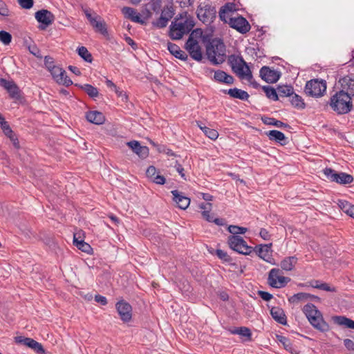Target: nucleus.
I'll return each mask as SVG.
<instances>
[{"label": "nucleus", "instance_id": "obj_27", "mask_svg": "<svg viewBox=\"0 0 354 354\" xmlns=\"http://www.w3.org/2000/svg\"><path fill=\"white\" fill-rule=\"evenodd\" d=\"M234 10V5L231 3H226L220 10L219 17L222 21L227 22V19L232 17V12Z\"/></svg>", "mask_w": 354, "mask_h": 354}, {"label": "nucleus", "instance_id": "obj_34", "mask_svg": "<svg viewBox=\"0 0 354 354\" xmlns=\"http://www.w3.org/2000/svg\"><path fill=\"white\" fill-rule=\"evenodd\" d=\"M212 205L211 203H201L199 205L200 209H203L202 216L207 221L212 222L213 215L210 214Z\"/></svg>", "mask_w": 354, "mask_h": 354}, {"label": "nucleus", "instance_id": "obj_30", "mask_svg": "<svg viewBox=\"0 0 354 354\" xmlns=\"http://www.w3.org/2000/svg\"><path fill=\"white\" fill-rule=\"evenodd\" d=\"M297 262V258L295 257H289L281 261L280 266L283 270L290 271L293 270Z\"/></svg>", "mask_w": 354, "mask_h": 354}, {"label": "nucleus", "instance_id": "obj_20", "mask_svg": "<svg viewBox=\"0 0 354 354\" xmlns=\"http://www.w3.org/2000/svg\"><path fill=\"white\" fill-rule=\"evenodd\" d=\"M122 13L127 19H131L132 21L143 24L144 21L142 19L140 13L131 7H124L122 8Z\"/></svg>", "mask_w": 354, "mask_h": 354}, {"label": "nucleus", "instance_id": "obj_19", "mask_svg": "<svg viewBox=\"0 0 354 354\" xmlns=\"http://www.w3.org/2000/svg\"><path fill=\"white\" fill-rule=\"evenodd\" d=\"M127 145L136 153L139 157L145 158L149 155V149L145 146H141L140 142L136 140L128 142Z\"/></svg>", "mask_w": 354, "mask_h": 354}, {"label": "nucleus", "instance_id": "obj_47", "mask_svg": "<svg viewBox=\"0 0 354 354\" xmlns=\"http://www.w3.org/2000/svg\"><path fill=\"white\" fill-rule=\"evenodd\" d=\"M263 122L266 124H272L279 128L288 127V124L270 118H268L266 120H263Z\"/></svg>", "mask_w": 354, "mask_h": 354}, {"label": "nucleus", "instance_id": "obj_64", "mask_svg": "<svg viewBox=\"0 0 354 354\" xmlns=\"http://www.w3.org/2000/svg\"><path fill=\"white\" fill-rule=\"evenodd\" d=\"M9 138L12 142L13 145L15 146V148L19 147V141H18L17 137L15 136V133L12 136H11L10 137H9Z\"/></svg>", "mask_w": 354, "mask_h": 354}, {"label": "nucleus", "instance_id": "obj_60", "mask_svg": "<svg viewBox=\"0 0 354 354\" xmlns=\"http://www.w3.org/2000/svg\"><path fill=\"white\" fill-rule=\"evenodd\" d=\"M95 301L100 304L105 306L107 304V299L105 297L97 295L95 297Z\"/></svg>", "mask_w": 354, "mask_h": 354}, {"label": "nucleus", "instance_id": "obj_33", "mask_svg": "<svg viewBox=\"0 0 354 354\" xmlns=\"http://www.w3.org/2000/svg\"><path fill=\"white\" fill-rule=\"evenodd\" d=\"M25 341V345L28 346L29 348H31L37 353H44L45 351L40 343L37 342V341L31 338H26Z\"/></svg>", "mask_w": 354, "mask_h": 354}, {"label": "nucleus", "instance_id": "obj_17", "mask_svg": "<svg viewBox=\"0 0 354 354\" xmlns=\"http://www.w3.org/2000/svg\"><path fill=\"white\" fill-rule=\"evenodd\" d=\"M35 19L46 26L50 25L54 21V15L47 10H41L35 12Z\"/></svg>", "mask_w": 354, "mask_h": 354}, {"label": "nucleus", "instance_id": "obj_25", "mask_svg": "<svg viewBox=\"0 0 354 354\" xmlns=\"http://www.w3.org/2000/svg\"><path fill=\"white\" fill-rule=\"evenodd\" d=\"M266 135L270 140L275 141L281 145H285L287 142V138L279 131L271 130L267 132Z\"/></svg>", "mask_w": 354, "mask_h": 354}, {"label": "nucleus", "instance_id": "obj_36", "mask_svg": "<svg viewBox=\"0 0 354 354\" xmlns=\"http://www.w3.org/2000/svg\"><path fill=\"white\" fill-rule=\"evenodd\" d=\"M290 97V103L295 108L298 109H303L305 108V103L301 96L293 93Z\"/></svg>", "mask_w": 354, "mask_h": 354}, {"label": "nucleus", "instance_id": "obj_56", "mask_svg": "<svg viewBox=\"0 0 354 354\" xmlns=\"http://www.w3.org/2000/svg\"><path fill=\"white\" fill-rule=\"evenodd\" d=\"M259 235L263 240L266 241H268L271 238V235L270 234L269 232L264 228L261 229L259 232Z\"/></svg>", "mask_w": 354, "mask_h": 354}, {"label": "nucleus", "instance_id": "obj_52", "mask_svg": "<svg viewBox=\"0 0 354 354\" xmlns=\"http://www.w3.org/2000/svg\"><path fill=\"white\" fill-rule=\"evenodd\" d=\"M22 8L30 9L33 6V0H17Z\"/></svg>", "mask_w": 354, "mask_h": 354}, {"label": "nucleus", "instance_id": "obj_44", "mask_svg": "<svg viewBox=\"0 0 354 354\" xmlns=\"http://www.w3.org/2000/svg\"><path fill=\"white\" fill-rule=\"evenodd\" d=\"M174 15L172 6H167L162 10L160 16L165 17L167 20H170Z\"/></svg>", "mask_w": 354, "mask_h": 354}, {"label": "nucleus", "instance_id": "obj_3", "mask_svg": "<svg viewBox=\"0 0 354 354\" xmlns=\"http://www.w3.org/2000/svg\"><path fill=\"white\" fill-rule=\"evenodd\" d=\"M303 312L310 324L321 332L329 330V325L324 320L322 313L313 304H307L303 308Z\"/></svg>", "mask_w": 354, "mask_h": 354}, {"label": "nucleus", "instance_id": "obj_54", "mask_svg": "<svg viewBox=\"0 0 354 354\" xmlns=\"http://www.w3.org/2000/svg\"><path fill=\"white\" fill-rule=\"evenodd\" d=\"M147 176L152 180L157 174H156V169L153 166H150L147 168L146 171Z\"/></svg>", "mask_w": 354, "mask_h": 354}, {"label": "nucleus", "instance_id": "obj_50", "mask_svg": "<svg viewBox=\"0 0 354 354\" xmlns=\"http://www.w3.org/2000/svg\"><path fill=\"white\" fill-rule=\"evenodd\" d=\"M234 333L239 334L242 337H245L247 338H250L251 332L249 328L246 327H240L236 328L234 332Z\"/></svg>", "mask_w": 354, "mask_h": 354}, {"label": "nucleus", "instance_id": "obj_32", "mask_svg": "<svg viewBox=\"0 0 354 354\" xmlns=\"http://www.w3.org/2000/svg\"><path fill=\"white\" fill-rule=\"evenodd\" d=\"M73 243L79 250L86 253L89 254L92 250V248L88 243L84 242L83 240H78L77 238V234H74Z\"/></svg>", "mask_w": 354, "mask_h": 354}, {"label": "nucleus", "instance_id": "obj_8", "mask_svg": "<svg viewBox=\"0 0 354 354\" xmlns=\"http://www.w3.org/2000/svg\"><path fill=\"white\" fill-rule=\"evenodd\" d=\"M84 12L95 31L100 32L104 36L108 35L106 23L102 19L100 16L88 9H84Z\"/></svg>", "mask_w": 354, "mask_h": 354}, {"label": "nucleus", "instance_id": "obj_49", "mask_svg": "<svg viewBox=\"0 0 354 354\" xmlns=\"http://www.w3.org/2000/svg\"><path fill=\"white\" fill-rule=\"evenodd\" d=\"M216 254L220 259H221L224 262L230 263L232 261V258L228 255V254L226 252L222 250H216Z\"/></svg>", "mask_w": 354, "mask_h": 354}, {"label": "nucleus", "instance_id": "obj_55", "mask_svg": "<svg viewBox=\"0 0 354 354\" xmlns=\"http://www.w3.org/2000/svg\"><path fill=\"white\" fill-rule=\"evenodd\" d=\"M114 91L119 97H121V99L123 102H126L127 100V99H128L127 95L124 91H122V90L120 89L118 87H117Z\"/></svg>", "mask_w": 354, "mask_h": 354}, {"label": "nucleus", "instance_id": "obj_4", "mask_svg": "<svg viewBox=\"0 0 354 354\" xmlns=\"http://www.w3.org/2000/svg\"><path fill=\"white\" fill-rule=\"evenodd\" d=\"M206 55L214 64H221L225 59V47L218 39H213L206 46Z\"/></svg>", "mask_w": 354, "mask_h": 354}, {"label": "nucleus", "instance_id": "obj_24", "mask_svg": "<svg viewBox=\"0 0 354 354\" xmlns=\"http://www.w3.org/2000/svg\"><path fill=\"white\" fill-rule=\"evenodd\" d=\"M271 245H272L271 243L269 245H261L258 248L257 252H258L259 257L261 259H263L264 261H266L270 263L274 264V262H272L273 259L271 257V251H270Z\"/></svg>", "mask_w": 354, "mask_h": 354}, {"label": "nucleus", "instance_id": "obj_2", "mask_svg": "<svg viewBox=\"0 0 354 354\" xmlns=\"http://www.w3.org/2000/svg\"><path fill=\"white\" fill-rule=\"evenodd\" d=\"M329 105L337 114H346L353 108L351 97L344 91H339L332 95Z\"/></svg>", "mask_w": 354, "mask_h": 354}, {"label": "nucleus", "instance_id": "obj_38", "mask_svg": "<svg viewBox=\"0 0 354 354\" xmlns=\"http://www.w3.org/2000/svg\"><path fill=\"white\" fill-rule=\"evenodd\" d=\"M310 297V295L305 292L295 294L288 299V301L292 304H297L300 301H306Z\"/></svg>", "mask_w": 354, "mask_h": 354}, {"label": "nucleus", "instance_id": "obj_62", "mask_svg": "<svg viewBox=\"0 0 354 354\" xmlns=\"http://www.w3.org/2000/svg\"><path fill=\"white\" fill-rule=\"evenodd\" d=\"M259 295L262 299L267 301H270L272 297V295L271 294L264 291H259Z\"/></svg>", "mask_w": 354, "mask_h": 354}, {"label": "nucleus", "instance_id": "obj_23", "mask_svg": "<svg viewBox=\"0 0 354 354\" xmlns=\"http://www.w3.org/2000/svg\"><path fill=\"white\" fill-rule=\"evenodd\" d=\"M272 317L278 323L286 325L287 324L286 316L282 308L279 307H272L270 310Z\"/></svg>", "mask_w": 354, "mask_h": 354}, {"label": "nucleus", "instance_id": "obj_11", "mask_svg": "<svg viewBox=\"0 0 354 354\" xmlns=\"http://www.w3.org/2000/svg\"><path fill=\"white\" fill-rule=\"evenodd\" d=\"M216 10L209 5L200 6L197 9V17L203 23L209 24L216 17Z\"/></svg>", "mask_w": 354, "mask_h": 354}, {"label": "nucleus", "instance_id": "obj_29", "mask_svg": "<svg viewBox=\"0 0 354 354\" xmlns=\"http://www.w3.org/2000/svg\"><path fill=\"white\" fill-rule=\"evenodd\" d=\"M334 322L347 328L354 329V321L344 316H335L333 317Z\"/></svg>", "mask_w": 354, "mask_h": 354}, {"label": "nucleus", "instance_id": "obj_26", "mask_svg": "<svg viewBox=\"0 0 354 354\" xmlns=\"http://www.w3.org/2000/svg\"><path fill=\"white\" fill-rule=\"evenodd\" d=\"M214 79L216 82L227 84H232L234 82V77L232 75H230L225 71L221 70L214 71Z\"/></svg>", "mask_w": 354, "mask_h": 354}, {"label": "nucleus", "instance_id": "obj_45", "mask_svg": "<svg viewBox=\"0 0 354 354\" xmlns=\"http://www.w3.org/2000/svg\"><path fill=\"white\" fill-rule=\"evenodd\" d=\"M202 131L211 140H216L218 137V133L215 129L204 127Z\"/></svg>", "mask_w": 354, "mask_h": 354}, {"label": "nucleus", "instance_id": "obj_51", "mask_svg": "<svg viewBox=\"0 0 354 354\" xmlns=\"http://www.w3.org/2000/svg\"><path fill=\"white\" fill-rule=\"evenodd\" d=\"M0 15L8 17L10 15V11L4 1L0 0Z\"/></svg>", "mask_w": 354, "mask_h": 354}, {"label": "nucleus", "instance_id": "obj_6", "mask_svg": "<svg viewBox=\"0 0 354 354\" xmlns=\"http://www.w3.org/2000/svg\"><path fill=\"white\" fill-rule=\"evenodd\" d=\"M229 247L244 255H248L252 252V248L249 246L240 236H230L227 239Z\"/></svg>", "mask_w": 354, "mask_h": 354}, {"label": "nucleus", "instance_id": "obj_14", "mask_svg": "<svg viewBox=\"0 0 354 354\" xmlns=\"http://www.w3.org/2000/svg\"><path fill=\"white\" fill-rule=\"evenodd\" d=\"M117 311L123 322H127L131 320L132 308L131 305L124 300L119 301L115 305Z\"/></svg>", "mask_w": 354, "mask_h": 354}, {"label": "nucleus", "instance_id": "obj_21", "mask_svg": "<svg viewBox=\"0 0 354 354\" xmlns=\"http://www.w3.org/2000/svg\"><path fill=\"white\" fill-rule=\"evenodd\" d=\"M167 49L169 53L177 59L185 61L188 58V55L186 54V53L182 50L180 47L175 44L168 42Z\"/></svg>", "mask_w": 354, "mask_h": 354}, {"label": "nucleus", "instance_id": "obj_61", "mask_svg": "<svg viewBox=\"0 0 354 354\" xmlns=\"http://www.w3.org/2000/svg\"><path fill=\"white\" fill-rule=\"evenodd\" d=\"M319 289L323 290L325 291H328V292H335V288H331L328 283H323V282L320 284Z\"/></svg>", "mask_w": 354, "mask_h": 354}, {"label": "nucleus", "instance_id": "obj_7", "mask_svg": "<svg viewBox=\"0 0 354 354\" xmlns=\"http://www.w3.org/2000/svg\"><path fill=\"white\" fill-rule=\"evenodd\" d=\"M290 281L289 277H284L282 271L279 268H272L270 270L268 283L272 288H281L285 287Z\"/></svg>", "mask_w": 354, "mask_h": 354}, {"label": "nucleus", "instance_id": "obj_22", "mask_svg": "<svg viewBox=\"0 0 354 354\" xmlns=\"http://www.w3.org/2000/svg\"><path fill=\"white\" fill-rule=\"evenodd\" d=\"M86 120L95 124H102L105 121V117L102 113L97 111H91L86 113Z\"/></svg>", "mask_w": 354, "mask_h": 354}, {"label": "nucleus", "instance_id": "obj_39", "mask_svg": "<svg viewBox=\"0 0 354 354\" xmlns=\"http://www.w3.org/2000/svg\"><path fill=\"white\" fill-rule=\"evenodd\" d=\"M293 88L290 86H281L278 88V95L290 97L293 94Z\"/></svg>", "mask_w": 354, "mask_h": 354}, {"label": "nucleus", "instance_id": "obj_58", "mask_svg": "<svg viewBox=\"0 0 354 354\" xmlns=\"http://www.w3.org/2000/svg\"><path fill=\"white\" fill-rule=\"evenodd\" d=\"M151 180L158 185H163L165 183V177L159 174H157Z\"/></svg>", "mask_w": 354, "mask_h": 354}, {"label": "nucleus", "instance_id": "obj_31", "mask_svg": "<svg viewBox=\"0 0 354 354\" xmlns=\"http://www.w3.org/2000/svg\"><path fill=\"white\" fill-rule=\"evenodd\" d=\"M227 93L232 97L239 99L241 100H247L249 97V95L246 91L236 88L229 89L227 91Z\"/></svg>", "mask_w": 354, "mask_h": 354}, {"label": "nucleus", "instance_id": "obj_5", "mask_svg": "<svg viewBox=\"0 0 354 354\" xmlns=\"http://www.w3.org/2000/svg\"><path fill=\"white\" fill-rule=\"evenodd\" d=\"M199 34H201V32L199 30L192 31L185 43L186 50L189 52L192 58L196 61H201L203 58L199 41L196 38Z\"/></svg>", "mask_w": 354, "mask_h": 354}, {"label": "nucleus", "instance_id": "obj_28", "mask_svg": "<svg viewBox=\"0 0 354 354\" xmlns=\"http://www.w3.org/2000/svg\"><path fill=\"white\" fill-rule=\"evenodd\" d=\"M236 75L242 80H245L248 81L250 83L252 82V75L251 73V71L248 66L247 63H245L244 65H243L239 70H237L236 72Z\"/></svg>", "mask_w": 354, "mask_h": 354}, {"label": "nucleus", "instance_id": "obj_43", "mask_svg": "<svg viewBox=\"0 0 354 354\" xmlns=\"http://www.w3.org/2000/svg\"><path fill=\"white\" fill-rule=\"evenodd\" d=\"M82 88L91 97H95L98 95L97 89L91 84H84Z\"/></svg>", "mask_w": 354, "mask_h": 354}, {"label": "nucleus", "instance_id": "obj_48", "mask_svg": "<svg viewBox=\"0 0 354 354\" xmlns=\"http://www.w3.org/2000/svg\"><path fill=\"white\" fill-rule=\"evenodd\" d=\"M12 36L11 35L6 32L1 30L0 31V41L5 45H8L11 42Z\"/></svg>", "mask_w": 354, "mask_h": 354}, {"label": "nucleus", "instance_id": "obj_40", "mask_svg": "<svg viewBox=\"0 0 354 354\" xmlns=\"http://www.w3.org/2000/svg\"><path fill=\"white\" fill-rule=\"evenodd\" d=\"M78 55L86 62H91L92 56L91 54L88 52L87 48L84 46H81L77 49Z\"/></svg>", "mask_w": 354, "mask_h": 354}, {"label": "nucleus", "instance_id": "obj_35", "mask_svg": "<svg viewBox=\"0 0 354 354\" xmlns=\"http://www.w3.org/2000/svg\"><path fill=\"white\" fill-rule=\"evenodd\" d=\"M338 205L344 212L354 218V205L346 201H339Z\"/></svg>", "mask_w": 354, "mask_h": 354}, {"label": "nucleus", "instance_id": "obj_53", "mask_svg": "<svg viewBox=\"0 0 354 354\" xmlns=\"http://www.w3.org/2000/svg\"><path fill=\"white\" fill-rule=\"evenodd\" d=\"M169 20L166 19L165 17L160 16L159 19L155 23V26L158 28H162L167 26Z\"/></svg>", "mask_w": 354, "mask_h": 354}, {"label": "nucleus", "instance_id": "obj_46", "mask_svg": "<svg viewBox=\"0 0 354 354\" xmlns=\"http://www.w3.org/2000/svg\"><path fill=\"white\" fill-rule=\"evenodd\" d=\"M0 126L4 134L8 138L14 134V132L10 127L8 122L5 120V118H3L2 121H0Z\"/></svg>", "mask_w": 354, "mask_h": 354}, {"label": "nucleus", "instance_id": "obj_13", "mask_svg": "<svg viewBox=\"0 0 354 354\" xmlns=\"http://www.w3.org/2000/svg\"><path fill=\"white\" fill-rule=\"evenodd\" d=\"M53 79L60 84L65 85L66 86H70L73 84V82L68 77L66 72L59 66H53L49 70Z\"/></svg>", "mask_w": 354, "mask_h": 354}, {"label": "nucleus", "instance_id": "obj_1", "mask_svg": "<svg viewBox=\"0 0 354 354\" xmlns=\"http://www.w3.org/2000/svg\"><path fill=\"white\" fill-rule=\"evenodd\" d=\"M194 26L193 17L186 12L181 13L170 26V37L173 39H180L191 31Z\"/></svg>", "mask_w": 354, "mask_h": 354}, {"label": "nucleus", "instance_id": "obj_16", "mask_svg": "<svg viewBox=\"0 0 354 354\" xmlns=\"http://www.w3.org/2000/svg\"><path fill=\"white\" fill-rule=\"evenodd\" d=\"M0 86L3 87L12 98H19V89L13 81H8L5 79H0Z\"/></svg>", "mask_w": 354, "mask_h": 354}, {"label": "nucleus", "instance_id": "obj_57", "mask_svg": "<svg viewBox=\"0 0 354 354\" xmlns=\"http://www.w3.org/2000/svg\"><path fill=\"white\" fill-rule=\"evenodd\" d=\"M44 64L48 71L51 69L53 66H55V65H54L53 64V58L48 56H46L44 58Z\"/></svg>", "mask_w": 354, "mask_h": 354}, {"label": "nucleus", "instance_id": "obj_37", "mask_svg": "<svg viewBox=\"0 0 354 354\" xmlns=\"http://www.w3.org/2000/svg\"><path fill=\"white\" fill-rule=\"evenodd\" d=\"M230 62L234 73L246 63L241 57L239 56H231Z\"/></svg>", "mask_w": 354, "mask_h": 354}, {"label": "nucleus", "instance_id": "obj_59", "mask_svg": "<svg viewBox=\"0 0 354 354\" xmlns=\"http://www.w3.org/2000/svg\"><path fill=\"white\" fill-rule=\"evenodd\" d=\"M345 347L349 351H354V342L350 339H345L344 340Z\"/></svg>", "mask_w": 354, "mask_h": 354}, {"label": "nucleus", "instance_id": "obj_42", "mask_svg": "<svg viewBox=\"0 0 354 354\" xmlns=\"http://www.w3.org/2000/svg\"><path fill=\"white\" fill-rule=\"evenodd\" d=\"M263 90L264 91L266 96L274 101L278 100V93H277L276 90L270 86H263Z\"/></svg>", "mask_w": 354, "mask_h": 354}, {"label": "nucleus", "instance_id": "obj_10", "mask_svg": "<svg viewBox=\"0 0 354 354\" xmlns=\"http://www.w3.org/2000/svg\"><path fill=\"white\" fill-rule=\"evenodd\" d=\"M323 171L328 180L339 184H350L353 180V178L351 175L343 172L337 173L330 168H326Z\"/></svg>", "mask_w": 354, "mask_h": 354}, {"label": "nucleus", "instance_id": "obj_12", "mask_svg": "<svg viewBox=\"0 0 354 354\" xmlns=\"http://www.w3.org/2000/svg\"><path fill=\"white\" fill-rule=\"evenodd\" d=\"M227 20L231 28L236 29L239 32L244 34L250 30V25L243 17H230Z\"/></svg>", "mask_w": 354, "mask_h": 354}, {"label": "nucleus", "instance_id": "obj_15", "mask_svg": "<svg viewBox=\"0 0 354 354\" xmlns=\"http://www.w3.org/2000/svg\"><path fill=\"white\" fill-rule=\"evenodd\" d=\"M260 76L263 80L269 83L276 82L280 77V75L277 71L271 70L267 66H263L261 68Z\"/></svg>", "mask_w": 354, "mask_h": 354}, {"label": "nucleus", "instance_id": "obj_18", "mask_svg": "<svg viewBox=\"0 0 354 354\" xmlns=\"http://www.w3.org/2000/svg\"><path fill=\"white\" fill-rule=\"evenodd\" d=\"M171 194L174 196V201L180 209H186L189 207L190 204V199L189 198L184 196L178 190L171 191Z\"/></svg>", "mask_w": 354, "mask_h": 354}, {"label": "nucleus", "instance_id": "obj_9", "mask_svg": "<svg viewBox=\"0 0 354 354\" xmlns=\"http://www.w3.org/2000/svg\"><path fill=\"white\" fill-rule=\"evenodd\" d=\"M326 90V84L324 80H312L307 82L305 86V92L312 97H321Z\"/></svg>", "mask_w": 354, "mask_h": 354}, {"label": "nucleus", "instance_id": "obj_63", "mask_svg": "<svg viewBox=\"0 0 354 354\" xmlns=\"http://www.w3.org/2000/svg\"><path fill=\"white\" fill-rule=\"evenodd\" d=\"M175 168H176V171L178 172V174L180 175V176L183 178L185 179V173H184V169L182 167V165H180V164L177 163L175 165Z\"/></svg>", "mask_w": 354, "mask_h": 354}, {"label": "nucleus", "instance_id": "obj_41", "mask_svg": "<svg viewBox=\"0 0 354 354\" xmlns=\"http://www.w3.org/2000/svg\"><path fill=\"white\" fill-rule=\"evenodd\" d=\"M228 231L233 234L232 236H239V234H245L248 231V229L246 227L232 225L228 227Z\"/></svg>", "mask_w": 354, "mask_h": 354}]
</instances>
